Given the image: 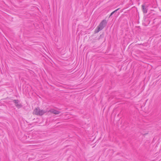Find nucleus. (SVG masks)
Wrapping results in <instances>:
<instances>
[{
  "label": "nucleus",
  "mask_w": 161,
  "mask_h": 161,
  "mask_svg": "<svg viewBox=\"0 0 161 161\" xmlns=\"http://www.w3.org/2000/svg\"><path fill=\"white\" fill-rule=\"evenodd\" d=\"M48 112H50L55 114H59L60 112L58 111L55 109H51L48 111Z\"/></svg>",
  "instance_id": "3"
},
{
  "label": "nucleus",
  "mask_w": 161,
  "mask_h": 161,
  "mask_svg": "<svg viewBox=\"0 0 161 161\" xmlns=\"http://www.w3.org/2000/svg\"><path fill=\"white\" fill-rule=\"evenodd\" d=\"M13 102L16 104V106L18 108H20L22 107V105L21 104H18L19 101L18 100H13Z\"/></svg>",
  "instance_id": "4"
},
{
  "label": "nucleus",
  "mask_w": 161,
  "mask_h": 161,
  "mask_svg": "<svg viewBox=\"0 0 161 161\" xmlns=\"http://www.w3.org/2000/svg\"><path fill=\"white\" fill-rule=\"evenodd\" d=\"M107 23V21L105 19H103L100 23L99 25L97 27L95 31L96 33H97L101 30H102L105 26Z\"/></svg>",
  "instance_id": "1"
},
{
  "label": "nucleus",
  "mask_w": 161,
  "mask_h": 161,
  "mask_svg": "<svg viewBox=\"0 0 161 161\" xmlns=\"http://www.w3.org/2000/svg\"><path fill=\"white\" fill-rule=\"evenodd\" d=\"M119 9V8H118L117 9L115 10L109 16V17H110L115 12H117V11H118Z\"/></svg>",
  "instance_id": "6"
},
{
  "label": "nucleus",
  "mask_w": 161,
  "mask_h": 161,
  "mask_svg": "<svg viewBox=\"0 0 161 161\" xmlns=\"http://www.w3.org/2000/svg\"><path fill=\"white\" fill-rule=\"evenodd\" d=\"M142 10L144 13H147V7H146L144 4L142 5Z\"/></svg>",
  "instance_id": "5"
},
{
  "label": "nucleus",
  "mask_w": 161,
  "mask_h": 161,
  "mask_svg": "<svg viewBox=\"0 0 161 161\" xmlns=\"http://www.w3.org/2000/svg\"><path fill=\"white\" fill-rule=\"evenodd\" d=\"M47 112L43 110H40L39 108H36L34 110L33 113L37 115L41 116Z\"/></svg>",
  "instance_id": "2"
}]
</instances>
